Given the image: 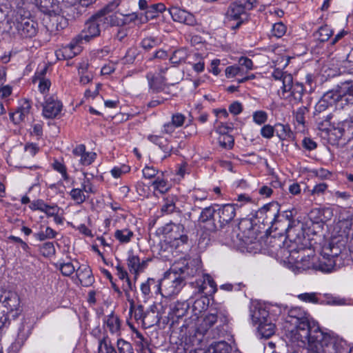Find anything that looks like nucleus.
I'll list each match as a JSON object with an SVG mask.
<instances>
[{
	"label": "nucleus",
	"mask_w": 353,
	"mask_h": 353,
	"mask_svg": "<svg viewBox=\"0 0 353 353\" xmlns=\"http://www.w3.org/2000/svg\"><path fill=\"white\" fill-rule=\"evenodd\" d=\"M285 312L284 328L294 342L305 345L312 342H326L330 338H339L332 331L321 330L318 323L311 319L310 314L301 307L288 309L287 306L261 303L252 304L250 310L252 322L258 325L257 336L267 339L273 336L276 330V321Z\"/></svg>",
	"instance_id": "1"
},
{
	"label": "nucleus",
	"mask_w": 353,
	"mask_h": 353,
	"mask_svg": "<svg viewBox=\"0 0 353 353\" xmlns=\"http://www.w3.org/2000/svg\"><path fill=\"white\" fill-rule=\"evenodd\" d=\"M270 243L274 244L272 252L283 261L286 267L295 274L309 270H315V256L310 254H305L306 250L303 247L299 249H288L285 245L282 246L283 242L276 238H271Z\"/></svg>",
	"instance_id": "2"
},
{
	"label": "nucleus",
	"mask_w": 353,
	"mask_h": 353,
	"mask_svg": "<svg viewBox=\"0 0 353 353\" xmlns=\"http://www.w3.org/2000/svg\"><path fill=\"white\" fill-rule=\"evenodd\" d=\"M237 204L213 203L201 210L199 221L203 224V228L210 232H215L230 223L236 216Z\"/></svg>",
	"instance_id": "3"
},
{
	"label": "nucleus",
	"mask_w": 353,
	"mask_h": 353,
	"mask_svg": "<svg viewBox=\"0 0 353 353\" xmlns=\"http://www.w3.org/2000/svg\"><path fill=\"white\" fill-rule=\"evenodd\" d=\"M186 117L180 112L174 113L171 117V121L165 123L161 128L159 134H150L148 135L147 139L159 148L165 154V158L170 156L173 147L170 143L169 139L164 137V134H172L176 128H181L185 123Z\"/></svg>",
	"instance_id": "4"
},
{
	"label": "nucleus",
	"mask_w": 353,
	"mask_h": 353,
	"mask_svg": "<svg viewBox=\"0 0 353 353\" xmlns=\"http://www.w3.org/2000/svg\"><path fill=\"white\" fill-rule=\"evenodd\" d=\"M228 322L227 310L222 306H218L215 308H211L210 312L204 316L199 330L203 334H205L211 330L214 336H219L225 332L224 327L228 325Z\"/></svg>",
	"instance_id": "5"
},
{
	"label": "nucleus",
	"mask_w": 353,
	"mask_h": 353,
	"mask_svg": "<svg viewBox=\"0 0 353 353\" xmlns=\"http://www.w3.org/2000/svg\"><path fill=\"white\" fill-rule=\"evenodd\" d=\"M28 10L23 13L15 12L11 19L10 29L13 34L21 39H31L38 32V23L30 17Z\"/></svg>",
	"instance_id": "6"
},
{
	"label": "nucleus",
	"mask_w": 353,
	"mask_h": 353,
	"mask_svg": "<svg viewBox=\"0 0 353 353\" xmlns=\"http://www.w3.org/2000/svg\"><path fill=\"white\" fill-rule=\"evenodd\" d=\"M247 17L245 6L238 1L231 3L225 13L224 23L228 28L236 30L244 23Z\"/></svg>",
	"instance_id": "7"
},
{
	"label": "nucleus",
	"mask_w": 353,
	"mask_h": 353,
	"mask_svg": "<svg viewBox=\"0 0 353 353\" xmlns=\"http://www.w3.org/2000/svg\"><path fill=\"white\" fill-rule=\"evenodd\" d=\"M307 353H343L345 341L341 338H330L327 341L306 343Z\"/></svg>",
	"instance_id": "8"
},
{
	"label": "nucleus",
	"mask_w": 353,
	"mask_h": 353,
	"mask_svg": "<svg viewBox=\"0 0 353 353\" xmlns=\"http://www.w3.org/2000/svg\"><path fill=\"white\" fill-rule=\"evenodd\" d=\"M285 83L281 85V97L288 101L292 104H296L302 100L305 88L303 84L294 81L293 77L285 79Z\"/></svg>",
	"instance_id": "9"
},
{
	"label": "nucleus",
	"mask_w": 353,
	"mask_h": 353,
	"mask_svg": "<svg viewBox=\"0 0 353 353\" xmlns=\"http://www.w3.org/2000/svg\"><path fill=\"white\" fill-rule=\"evenodd\" d=\"M170 271L184 281L187 278L197 275L199 272V265L197 261L181 259L174 263L170 268Z\"/></svg>",
	"instance_id": "10"
},
{
	"label": "nucleus",
	"mask_w": 353,
	"mask_h": 353,
	"mask_svg": "<svg viewBox=\"0 0 353 353\" xmlns=\"http://www.w3.org/2000/svg\"><path fill=\"white\" fill-rule=\"evenodd\" d=\"M0 303L7 309V316L11 314L14 319H17L21 312L20 299L18 294L13 291H4L0 295ZM5 314V313H3ZM10 322V319H8Z\"/></svg>",
	"instance_id": "11"
},
{
	"label": "nucleus",
	"mask_w": 353,
	"mask_h": 353,
	"mask_svg": "<svg viewBox=\"0 0 353 353\" xmlns=\"http://www.w3.org/2000/svg\"><path fill=\"white\" fill-rule=\"evenodd\" d=\"M103 19L100 15L93 16L84 26V28L75 37L81 43L83 41L89 42L92 39L100 34V25Z\"/></svg>",
	"instance_id": "12"
},
{
	"label": "nucleus",
	"mask_w": 353,
	"mask_h": 353,
	"mask_svg": "<svg viewBox=\"0 0 353 353\" xmlns=\"http://www.w3.org/2000/svg\"><path fill=\"white\" fill-rule=\"evenodd\" d=\"M190 305V303L188 301H177L172 303L169 306L168 315L165 316L166 320H163V323L173 327L187 314Z\"/></svg>",
	"instance_id": "13"
},
{
	"label": "nucleus",
	"mask_w": 353,
	"mask_h": 353,
	"mask_svg": "<svg viewBox=\"0 0 353 353\" xmlns=\"http://www.w3.org/2000/svg\"><path fill=\"white\" fill-rule=\"evenodd\" d=\"M332 254L325 253L322 258L317 261H315V270L320 271L323 273H330L337 270L341 265L342 256L338 253H333L332 250H330Z\"/></svg>",
	"instance_id": "14"
},
{
	"label": "nucleus",
	"mask_w": 353,
	"mask_h": 353,
	"mask_svg": "<svg viewBox=\"0 0 353 353\" xmlns=\"http://www.w3.org/2000/svg\"><path fill=\"white\" fill-rule=\"evenodd\" d=\"M170 275L169 277L161 279L162 296L165 298L179 294L185 285V281L181 277L176 276L177 274H174L173 276Z\"/></svg>",
	"instance_id": "15"
},
{
	"label": "nucleus",
	"mask_w": 353,
	"mask_h": 353,
	"mask_svg": "<svg viewBox=\"0 0 353 353\" xmlns=\"http://www.w3.org/2000/svg\"><path fill=\"white\" fill-rule=\"evenodd\" d=\"M333 116L332 114H327L326 115H317L316 116V123L319 130L322 131L325 134L328 141L331 143L335 141V139L332 138L334 135L339 133V137L342 136V132L339 129L334 128V123L331 121Z\"/></svg>",
	"instance_id": "16"
},
{
	"label": "nucleus",
	"mask_w": 353,
	"mask_h": 353,
	"mask_svg": "<svg viewBox=\"0 0 353 353\" xmlns=\"http://www.w3.org/2000/svg\"><path fill=\"white\" fill-rule=\"evenodd\" d=\"M42 107L43 117L47 119H54L60 114L63 104L55 95H45Z\"/></svg>",
	"instance_id": "17"
},
{
	"label": "nucleus",
	"mask_w": 353,
	"mask_h": 353,
	"mask_svg": "<svg viewBox=\"0 0 353 353\" xmlns=\"http://www.w3.org/2000/svg\"><path fill=\"white\" fill-rule=\"evenodd\" d=\"M150 261V259L148 258L141 260L139 256L132 250L128 252L126 263L130 272L134 274L135 279L140 273L145 270Z\"/></svg>",
	"instance_id": "18"
},
{
	"label": "nucleus",
	"mask_w": 353,
	"mask_h": 353,
	"mask_svg": "<svg viewBox=\"0 0 353 353\" xmlns=\"http://www.w3.org/2000/svg\"><path fill=\"white\" fill-rule=\"evenodd\" d=\"M293 216L292 210H285L281 213L278 212L275 215L274 222L270 224H271L272 228L279 232V234H285L294 220Z\"/></svg>",
	"instance_id": "19"
},
{
	"label": "nucleus",
	"mask_w": 353,
	"mask_h": 353,
	"mask_svg": "<svg viewBox=\"0 0 353 353\" xmlns=\"http://www.w3.org/2000/svg\"><path fill=\"white\" fill-rule=\"evenodd\" d=\"M286 237L290 241V244L287 247L285 246L288 249L300 248L298 246V244L302 241L304 238V232L303 230V225L299 221L296 220H293L291 225L288 229V231L285 233Z\"/></svg>",
	"instance_id": "20"
},
{
	"label": "nucleus",
	"mask_w": 353,
	"mask_h": 353,
	"mask_svg": "<svg viewBox=\"0 0 353 353\" xmlns=\"http://www.w3.org/2000/svg\"><path fill=\"white\" fill-rule=\"evenodd\" d=\"M322 98L330 106L335 105L337 108H344L345 105H347V102L343 100L346 97L345 92H342V83L338 85L336 89L325 92Z\"/></svg>",
	"instance_id": "21"
},
{
	"label": "nucleus",
	"mask_w": 353,
	"mask_h": 353,
	"mask_svg": "<svg viewBox=\"0 0 353 353\" xmlns=\"http://www.w3.org/2000/svg\"><path fill=\"white\" fill-rule=\"evenodd\" d=\"M72 158L79 162L81 166L91 165L97 158V154L94 152L86 151L84 144L77 145L72 151Z\"/></svg>",
	"instance_id": "22"
},
{
	"label": "nucleus",
	"mask_w": 353,
	"mask_h": 353,
	"mask_svg": "<svg viewBox=\"0 0 353 353\" xmlns=\"http://www.w3.org/2000/svg\"><path fill=\"white\" fill-rule=\"evenodd\" d=\"M168 12L173 21L176 22L190 26H194L197 25V20L194 15L184 9L173 6L168 9Z\"/></svg>",
	"instance_id": "23"
},
{
	"label": "nucleus",
	"mask_w": 353,
	"mask_h": 353,
	"mask_svg": "<svg viewBox=\"0 0 353 353\" xmlns=\"http://www.w3.org/2000/svg\"><path fill=\"white\" fill-rule=\"evenodd\" d=\"M103 327L105 332H110L113 336L119 337L121 335L122 321L113 311L110 314L104 316Z\"/></svg>",
	"instance_id": "24"
},
{
	"label": "nucleus",
	"mask_w": 353,
	"mask_h": 353,
	"mask_svg": "<svg viewBox=\"0 0 353 353\" xmlns=\"http://www.w3.org/2000/svg\"><path fill=\"white\" fill-rule=\"evenodd\" d=\"M195 283L200 294L207 296L213 295L217 291L215 281L208 274H203L200 279L196 280Z\"/></svg>",
	"instance_id": "25"
},
{
	"label": "nucleus",
	"mask_w": 353,
	"mask_h": 353,
	"mask_svg": "<svg viewBox=\"0 0 353 353\" xmlns=\"http://www.w3.org/2000/svg\"><path fill=\"white\" fill-rule=\"evenodd\" d=\"M148 83L149 90L153 93H159L163 92L165 94H169L166 90L167 79L163 76H157L152 72H149L145 76Z\"/></svg>",
	"instance_id": "26"
},
{
	"label": "nucleus",
	"mask_w": 353,
	"mask_h": 353,
	"mask_svg": "<svg viewBox=\"0 0 353 353\" xmlns=\"http://www.w3.org/2000/svg\"><path fill=\"white\" fill-rule=\"evenodd\" d=\"M31 103L26 99H21L19 101L17 110L10 113V119L14 124H19L28 117L30 112Z\"/></svg>",
	"instance_id": "27"
},
{
	"label": "nucleus",
	"mask_w": 353,
	"mask_h": 353,
	"mask_svg": "<svg viewBox=\"0 0 353 353\" xmlns=\"http://www.w3.org/2000/svg\"><path fill=\"white\" fill-rule=\"evenodd\" d=\"M278 207L276 204H268L263 205L256 212V217L261 220L263 224H270L274 222L275 215L278 212Z\"/></svg>",
	"instance_id": "28"
},
{
	"label": "nucleus",
	"mask_w": 353,
	"mask_h": 353,
	"mask_svg": "<svg viewBox=\"0 0 353 353\" xmlns=\"http://www.w3.org/2000/svg\"><path fill=\"white\" fill-rule=\"evenodd\" d=\"M81 44L74 37L69 44L56 52L58 59H70L78 54L80 52L79 45Z\"/></svg>",
	"instance_id": "29"
},
{
	"label": "nucleus",
	"mask_w": 353,
	"mask_h": 353,
	"mask_svg": "<svg viewBox=\"0 0 353 353\" xmlns=\"http://www.w3.org/2000/svg\"><path fill=\"white\" fill-rule=\"evenodd\" d=\"M77 280L83 287H90L94 282V278L92 275L90 268L88 265L80 266L76 272Z\"/></svg>",
	"instance_id": "30"
},
{
	"label": "nucleus",
	"mask_w": 353,
	"mask_h": 353,
	"mask_svg": "<svg viewBox=\"0 0 353 353\" xmlns=\"http://www.w3.org/2000/svg\"><path fill=\"white\" fill-rule=\"evenodd\" d=\"M209 303L210 300L207 295H200L194 301H191L193 320H196L199 315L208 308Z\"/></svg>",
	"instance_id": "31"
},
{
	"label": "nucleus",
	"mask_w": 353,
	"mask_h": 353,
	"mask_svg": "<svg viewBox=\"0 0 353 353\" xmlns=\"http://www.w3.org/2000/svg\"><path fill=\"white\" fill-rule=\"evenodd\" d=\"M123 18L119 17L117 14H111L105 18L108 23L112 26H122L135 21L138 19V14L136 12L123 14Z\"/></svg>",
	"instance_id": "32"
},
{
	"label": "nucleus",
	"mask_w": 353,
	"mask_h": 353,
	"mask_svg": "<svg viewBox=\"0 0 353 353\" xmlns=\"http://www.w3.org/2000/svg\"><path fill=\"white\" fill-rule=\"evenodd\" d=\"M151 186L153 188L154 192H157L161 194L168 192L171 188V185L164 176V172H161V174L158 175L155 179H154L151 183Z\"/></svg>",
	"instance_id": "33"
},
{
	"label": "nucleus",
	"mask_w": 353,
	"mask_h": 353,
	"mask_svg": "<svg viewBox=\"0 0 353 353\" xmlns=\"http://www.w3.org/2000/svg\"><path fill=\"white\" fill-rule=\"evenodd\" d=\"M33 3L41 12L50 15L52 13H55L58 8L56 0H35V3Z\"/></svg>",
	"instance_id": "34"
},
{
	"label": "nucleus",
	"mask_w": 353,
	"mask_h": 353,
	"mask_svg": "<svg viewBox=\"0 0 353 353\" xmlns=\"http://www.w3.org/2000/svg\"><path fill=\"white\" fill-rule=\"evenodd\" d=\"M81 172L83 179L81 183V187L83 188L86 194H95L97 190L93 183V179L95 177L94 174L83 170H81Z\"/></svg>",
	"instance_id": "35"
},
{
	"label": "nucleus",
	"mask_w": 353,
	"mask_h": 353,
	"mask_svg": "<svg viewBox=\"0 0 353 353\" xmlns=\"http://www.w3.org/2000/svg\"><path fill=\"white\" fill-rule=\"evenodd\" d=\"M178 197L174 194H168L163 199L161 211L163 214H170L176 211V203Z\"/></svg>",
	"instance_id": "36"
},
{
	"label": "nucleus",
	"mask_w": 353,
	"mask_h": 353,
	"mask_svg": "<svg viewBox=\"0 0 353 353\" xmlns=\"http://www.w3.org/2000/svg\"><path fill=\"white\" fill-rule=\"evenodd\" d=\"M276 135L281 141H292L294 139V135L288 125L282 123H276L274 125Z\"/></svg>",
	"instance_id": "37"
},
{
	"label": "nucleus",
	"mask_w": 353,
	"mask_h": 353,
	"mask_svg": "<svg viewBox=\"0 0 353 353\" xmlns=\"http://www.w3.org/2000/svg\"><path fill=\"white\" fill-rule=\"evenodd\" d=\"M138 353H154L150 347L148 340L139 331L134 332Z\"/></svg>",
	"instance_id": "38"
},
{
	"label": "nucleus",
	"mask_w": 353,
	"mask_h": 353,
	"mask_svg": "<svg viewBox=\"0 0 353 353\" xmlns=\"http://www.w3.org/2000/svg\"><path fill=\"white\" fill-rule=\"evenodd\" d=\"M146 311L144 310V307L142 305L134 304L132 307L130 306L129 315L130 319H134L137 323L141 324L144 321V316Z\"/></svg>",
	"instance_id": "39"
},
{
	"label": "nucleus",
	"mask_w": 353,
	"mask_h": 353,
	"mask_svg": "<svg viewBox=\"0 0 353 353\" xmlns=\"http://www.w3.org/2000/svg\"><path fill=\"white\" fill-rule=\"evenodd\" d=\"M333 34V30L327 25L321 26L316 30L313 36L314 39L320 42L328 41Z\"/></svg>",
	"instance_id": "40"
},
{
	"label": "nucleus",
	"mask_w": 353,
	"mask_h": 353,
	"mask_svg": "<svg viewBox=\"0 0 353 353\" xmlns=\"http://www.w3.org/2000/svg\"><path fill=\"white\" fill-rule=\"evenodd\" d=\"M31 333L30 325L28 323H22L18 330L17 336L15 343L21 346L25 341L28 338Z\"/></svg>",
	"instance_id": "41"
},
{
	"label": "nucleus",
	"mask_w": 353,
	"mask_h": 353,
	"mask_svg": "<svg viewBox=\"0 0 353 353\" xmlns=\"http://www.w3.org/2000/svg\"><path fill=\"white\" fill-rule=\"evenodd\" d=\"M232 347L225 341L212 344L203 353H231Z\"/></svg>",
	"instance_id": "42"
},
{
	"label": "nucleus",
	"mask_w": 353,
	"mask_h": 353,
	"mask_svg": "<svg viewBox=\"0 0 353 353\" xmlns=\"http://www.w3.org/2000/svg\"><path fill=\"white\" fill-rule=\"evenodd\" d=\"M190 196L194 203L192 210H195L196 208L203 209L201 206L198 205V203L199 202L205 201L208 199V194L207 192L203 190L195 189L192 191Z\"/></svg>",
	"instance_id": "43"
},
{
	"label": "nucleus",
	"mask_w": 353,
	"mask_h": 353,
	"mask_svg": "<svg viewBox=\"0 0 353 353\" xmlns=\"http://www.w3.org/2000/svg\"><path fill=\"white\" fill-rule=\"evenodd\" d=\"M98 353H118L112 345L108 336H104L102 339H99Z\"/></svg>",
	"instance_id": "44"
},
{
	"label": "nucleus",
	"mask_w": 353,
	"mask_h": 353,
	"mask_svg": "<svg viewBox=\"0 0 353 353\" xmlns=\"http://www.w3.org/2000/svg\"><path fill=\"white\" fill-rule=\"evenodd\" d=\"M134 236V232L128 228L117 230L114 232V237L121 243H128L131 241Z\"/></svg>",
	"instance_id": "45"
},
{
	"label": "nucleus",
	"mask_w": 353,
	"mask_h": 353,
	"mask_svg": "<svg viewBox=\"0 0 353 353\" xmlns=\"http://www.w3.org/2000/svg\"><path fill=\"white\" fill-rule=\"evenodd\" d=\"M85 192L83 188H74L69 192L71 199L78 205L82 204L88 199V196L85 194Z\"/></svg>",
	"instance_id": "46"
},
{
	"label": "nucleus",
	"mask_w": 353,
	"mask_h": 353,
	"mask_svg": "<svg viewBox=\"0 0 353 353\" xmlns=\"http://www.w3.org/2000/svg\"><path fill=\"white\" fill-rule=\"evenodd\" d=\"M165 10L166 7L163 3L151 4L148 11L145 12V17L147 19H154L157 17L159 13H162Z\"/></svg>",
	"instance_id": "47"
},
{
	"label": "nucleus",
	"mask_w": 353,
	"mask_h": 353,
	"mask_svg": "<svg viewBox=\"0 0 353 353\" xmlns=\"http://www.w3.org/2000/svg\"><path fill=\"white\" fill-rule=\"evenodd\" d=\"M57 234V232H56L52 228L48 226L46 228L45 231L41 230L38 232H35L34 233L33 236L37 240L39 241H43L47 239H54Z\"/></svg>",
	"instance_id": "48"
},
{
	"label": "nucleus",
	"mask_w": 353,
	"mask_h": 353,
	"mask_svg": "<svg viewBox=\"0 0 353 353\" xmlns=\"http://www.w3.org/2000/svg\"><path fill=\"white\" fill-rule=\"evenodd\" d=\"M188 57V52L185 48H180L173 52L170 61L174 65L184 62Z\"/></svg>",
	"instance_id": "49"
},
{
	"label": "nucleus",
	"mask_w": 353,
	"mask_h": 353,
	"mask_svg": "<svg viewBox=\"0 0 353 353\" xmlns=\"http://www.w3.org/2000/svg\"><path fill=\"white\" fill-rule=\"evenodd\" d=\"M161 40L159 38L148 37L144 38L141 41V46L144 50L149 51L152 48L159 46L161 44Z\"/></svg>",
	"instance_id": "50"
},
{
	"label": "nucleus",
	"mask_w": 353,
	"mask_h": 353,
	"mask_svg": "<svg viewBox=\"0 0 353 353\" xmlns=\"http://www.w3.org/2000/svg\"><path fill=\"white\" fill-rule=\"evenodd\" d=\"M245 72L239 64H234L228 66L225 70V75L228 79H232L239 76H243Z\"/></svg>",
	"instance_id": "51"
},
{
	"label": "nucleus",
	"mask_w": 353,
	"mask_h": 353,
	"mask_svg": "<svg viewBox=\"0 0 353 353\" xmlns=\"http://www.w3.org/2000/svg\"><path fill=\"white\" fill-rule=\"evenodd\" d=\"M342 83V92H345L346 99L344 100L349 104H353V81H345Z\"/></svg>",
	"instance_id": "52"
},
{
	"label": "nucleus",
	"mask_w": 353,
	"mask_h": 353,
	"mask_svg": "<svg viewBox=\"0 0 353 353\" xmlns=\"http://www.w3.org/2000/svg\"><path fill=\"white\" fill-rule=\"evenodd\" d=\"M174 229L178 232H183L185 228L184 225L182 224H175L172 222H170L169 223H167L164 226L159 228L160 232H161L163 234L168 235L170 236L171 234H173L172 232L174 230Z\"/></svg>",
	"instance_id": "53"
},
{
	"label": "nucleus",
	"mask_w": 353,
	"mask_h": 353,
	"mask_svg": "<svg viewBox=\"0 0 353 353\" xmlns=\"http://www.w3.org/2000/svg\"><path fill=\"white\" fill-rule=\"evenodd\" d=\"M219 145L224 149H232L234 144L233 136L229 134L219 135L218 137Z\"/></svg>",
	"instance_id": "54"
},
{
	"label": "nucleus",
	"mask_w": 353,
	"mask_h": 353,
	"mask_svg": "<svg viewBox=\"0 0 353 353\" xmlns=\"http://www.w3.org/2000/svg\"><path fill=\"white\" fill-rule=\"evenodd\" d=\"M159 321L158 315L156 314L154 311H146L144 321H142L141 325L145 327H150L157 323Z\"/></svg>",
	"instance_id": "55"
},
{
	"label": "nucleus",
	"mask_w": 353,
	"mask_h": 353,
	"mask_svg": "<svg viewBox=\"0 0 353 353\" xmlns=\"http://www.w3.org/2000/svg\"><path fill=\"white\" fill-rule=\"evenodd\" d=\"M52 167L55 171L61 174L64 181H68L69 180L70 177L67 172V168L63 162L54 159L52 163Z\"/></svg>",
	"instance_id": "56"
},
{
	"label": "nucleus",
	"mask_w": 353,
	"mask_h": 353,
	"mask_svg": "<svg viewBox=\"0 0 353 353\" xmlns=\"http://www.w3.org/2000/svg\"><path fill=\"white\" fill-rule=\"evenodd\" d=\"M117 347L118 353H134L132 344L123 339H117Z\"/></svg>",
	"instance_id": "57"
},
{
	"label": "nucleus",
	"mask_w": 353,
	"mask_h": 353,
	"mask_svg": "<svg viewBox=\"0 0 353 353\" xmlns=\"http://www.w3.org/2000/svg\"><path fill=\"white\" fill-rule=\"evenodd\" d=\"M162 171H160L153 165H146L142 170L143 176L146 179H154L161 174Z\"/></svg>",
	"instance_id": "58"
},
{
	"label": "nucleus",
	"mask_w": 353,
	"mask_h": 353,
	"mask_svg": "<svg viewBox=\"0 0 353 353\" xmlns=\"http://www.w3.org/2000/svg\"><path fill=\"white\" fill-rule=\"evenodd\" d=\"M13 2L17 8L16 12L23 13L24 11H29L31 7L34 6L32 0H13Z\"/></svg>",
	"instance_id": "59"
},
{
	"label": "nucleus",
	"mask_w": 353,
	"mask_h": 353,
	"mask_svg": "<svg viewBox=\"0 0 353 353\" xmlns=\"http://www.w3.org/2000/svg\"><path fill=\"white\" fill-rule=\"evenodd\" d=\"M48 70V66L46 64H43L42 65H39L36 72H34V76L32 77V82L37 83V81L46 79V74Z\"/></svg>",
	"instance_id": "60"
},
{
	"label": "nucleus",
	"mask_w": 353,
	"mask_h": 353,
	"mask_svg": "<svg viewBox=\"0 0 353 353\" xmlns=\"http://www.w3.org/2000/svg\"><path fill=\"white\" fill-rule=\"evenodd\" d=\"M169 237L173 239L172 244L176 248L187 244L188 242V236L187 234H184V232H181V234H179L178 235L171 234Z\"/></svg>",
	"instance_id": "61"
},
{
	"label": "nucleus",
	"mask_w": 353,
	"mask_h": 353,
	"mask_svg": "<svg viewBox=\"0 0 353 353\" xmlns=\"http://www.w3.org/2000/svg\"><path fill=\"white\" fill-rule=\"evenodd\" d=\"M85 11V8L76 2L74 6L69 8L68 14L73 19H77L81 17Z\"/></svg>",
	"instance_id": "62"
},
{
	"label": "nucleus",
	"mask_w": 353,
	"mask_h": 353,
	"mask_svg": "<svg viewBox=\"0 0 353 353\" xmlns=\"http://www.w3.org/2000/svg\"><path fill=\"white\" fill-rule=\"evenodd\" d=\"M342 67L344 72L349 74H353V48H352L350 52L347 54L346 59L343 62Z\"/></svg>",
	"instance_id": "63"
},
{
	"label": "nucleus",
	"mask_w": 353,
	"mask_h": 353,
	"mask_svg": "<svg viewBox=\"0 0 353 353\" xmlns=\"http://www.w3.org/2000/svg\"><path fill=\"white\" fill-rule=\"evenodd\" d=\"M287 28L282 22L275 23L272 26V35L277 37H282L286 32Z\"/></svg>",
	"instance_id": "64"
}]
</instances>
